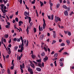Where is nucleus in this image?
<instances>
[{
	"instance_id": "8",
	"label": "nucleus",
	"mask_w": 74,
	"mask_h": 74,
	"mask_svg": "<svg viewBox=\"0 0 74 74\" xmlns=\"http://www.w3.org/2000/svg\"><path fill=\"white\" fill-rule=\"evenodd\" d=\"M36 70L38 71H41V69L40 68H36Z\"/></svg>"
},
{
	"instance_id": "33",
	"label": "nucleus",
	"mask_w": 74,
	"mask_h": 74,
	"mask_svg": "<svg viewBox=\"0 0 74 74\" xmlns=\"http://www.w3.org/2000/svg\"><path fill=\"white\" fill-rule=\"evenodd\" d=\"M65 45V44H64V43H61L60 45L61 46H62V47H63V46H64Z\"/></svg>"
},
{
	"instance_id": "12",
	"label": "nucleus",
	"mask_w": 74,
	"mask_h": 74,
	"mask_svg": "<svg viewBox=\"0 0 74 74\" xmlns=\"http://www.w3.org/2000/svg\"><path fill=\"white\" fill-rule=\"evenodd\" d=\"M28 70L29 72H30V71H33V70L31 69L30 68L28 69Z\"/></svg>"
},
{
	"instance_id": "60",
	"label": "nucleus",
	"mask_w": 74,
	"mask_h": 74,
	"mask_svg": "<svg viewBox=\"0 0 74 74\" xmlns=\"http://www.w3.org/2000/svg\"><path fill=\"white\" fill-rule=\"evenodd\" d=\"M29 21H31V17H29Z\"/></svg>"
},
{
	"instance_id": "7",
	"label": "nucleus",
	"mask_w": 74,
	"mask_h": 74,
	"mask_svg": "<svg viewBox=\"0 0 74 74\" xmlns=\"http://www.w3.org/2000/svg\"><path fill=\"white\" fill-rule=\"evenodd\" d=\"M18 23L19 24V26H21V25H22V24H23V22H22V21H19L18 22Z\"/></svg>"
},
{
	"instance_id": "11",
	"label": "nucleus",
	"mask_w": 74,
	"mask_h": 74,
	"mask_svg": "<svg viewBox=\"0 0 74 74\" xmlns=\"http://www.w3.org/2000/svg\"><path fill=\"white\" fill-rule=\"evenodd\" d=\"M26 32H27V34H29V26H27V28L26 29Z\"/></svg>"
},
{
	"instance_id": "27",
	"label": "nucleus",
	"mask_w": 74,
	"mask_h": 74,
	"mask_svg": "<svg viewBox=\"0 0 74 74\" xmlns=\"http://www.w3.org/2000/svg\"><path fill=\"white\" fill-rule=\"evenodd\" d=\"M56 6L57 7V8H59V6H60V4L58 3L57 4Z\"/></svg>"
},
{
	"instance_id": "62",
	"label": "nucleus",
	"mask_w": 74,
	"mask_h": 74,
	"mask_svg": "<svg viewBox=\"0 0 74 74\" xmlns=\"http://www.w3.org/2000/svg\"><path fill=\"white\" fill-rule=\"evenodd\" d=\"M1 11H3V10H4V8L1 7Z\"/></svg>"
},
{
	"instance_id": "1",
	"label": "nucleus",
	"mask_w": 74,
	"mask_h": 74,
	"mask_svg": "<svg viewBox=\"0 0 74 74\" xmlns=\"http://www.w3.org/2000/svg\"><path fill=\"white\" fill-rule=\"evenodd\" d=\"M55 21L56 22H58V21H61V19L59 17H57L56 16H55Z\"/></svg>"
},
{
	"instance_id": "56",
	"label": "nucleus",
	"mask_w": 74,
	"mask_h": 74,
	"mask_svg": "<svg viewBox=\"0 0 74 74\" xmlns=\"http://www.w3.org/2000/svg\"><path fill=\"white\" fill-rule=\"evenodd\" d=\"M35 1H34V0L33 1H32V4H34L35 3Z\"/></svg>"
},
{
	"instance_id": "36",
	"label": "nucleus",
	"mask_w": 74,
	"mask_h": 74,
	"mask_svg": "<svg viewBox=\"0 0 74 74\" xmlns=\"http://www.w3.org/2000/svg\"><path fill=\"white\" fill-rule=\"evenodd\" d=\"M5 27L6 28H10V26L8 25H6Z\"/></svg>"
},
{
	"instance_id": "50",
	"label": "nucleus",
	"mask_w": 74,
	"mask_h": 74,
	"mask_svg": "<svg viewBox=\"0 0 74 74\" xmlns=\"http://www.w3.org/2000/svg\"><path fill=\"white\" fill-rule=\"evenodd\" d=\"M19 2L21 4H22V0H20L19 1Z\"/></svg>"
},
{
	"instance_id": "24",
	"label": "nucleus",
	"mask_w": 74,
	"mask_h": 74,
	"mask_svg": "<svg viewBox=\"0 0 74 74\" xmlns=\"http://www.w3.org/2000/svg\"><path fill=\"white\" fill-rule=\"evenodd\" d=\"M58 53H56L54 54V57H55V58H56V57H57V56H58Z\"/></svg>"
},
{
	"instance_id": "48",
	"label": "nucleus",
	"mask_w": 74,
	"mask_h": 74,
	"mask_svg": "<svg viewBox=\"0 0 74 74\" xmlns=\"http://www.w3.org/2000/svg\"><path fill=\"white\" fill-rule=\"evenodd\" d=\"M32 62H33V63H34L36 64H37V62H35V61H33Z\"/></svg>"
},
{
	"instance_id": "43",
	"label": "nucleus",
	"mask_w": 74,
	"mask_h": 74,
	"mask_svg": "<svg viewBox=\"0 0 74 74\" xmlns=\"http://www.w3.org/2000/svg\"><path fill=\"white\" fill-rule=\"evenodd\" d=\"M66 3L68 4H69L70 3V1H69L68 0L66 1Z\"/></svg>"
},
{
	"instance_id": "6",
	"label": "nucleus",
	"mask_w": 74,
	"mask_h": 74,
	"mask_svg": "<svg viewBox=\"0 0 74 74\" xmlns=\"http://www.w3.org/2000/svg\"><path fill=\"white\" fill-rule=\"evenodd\" d=\"M64 13L65 16H68V12H67V11H65L64 12Z\"/></svg>"
},
{
	"instance_id": "58",
	"label": "nucleus",
	"mask_w": 74,
	"mask_h": 74,
	"mask_svg": "<svg viewBox=\"0 0 74 74\" xmlns=\"http://www.w3.org/2000/svg\"><path fill=\"white\" fill-rule=\"evenodd\" d=\"M43 22H44V24H46L45 23V20L43 18Z\"/></svg>"
},
{
	"instance_id": "32",
	"label": "nucleus",
	"mask_w": 74,
	"mask_h": 74,
	"mask_svg": "<svg viewBox=\"0 0 74 74\" xmlns=\"http://www.w3.org/2000/svg\"><path fill=\"white\" fill-rule=\"evenodd\" d=\"M56 42V41L55 40H53V42L52 43V44H55V43Z\"/></svg>"
},
{
	"instance_id": "20",
	"label": "nucleus",
	"mask_w": 74,
	"mask_h": 74,
	"mask_svg": "<svg viewBox=\"0 0 74 74\" xmlns=\"http://www.w3.org/2000/svg\"><path fill=\"white\" fill-rule=\"evenodd\" d=\"M45 53L44 52H43L41 53V56H45Z\"/></svg>"
},
{
	"instance_id": "15",
	"label": "nucleus",
	"mask_w": 74,
	"mask_h": 74,
	"mask_svg": "<svg viewBox=\"0 0 74 74\" xmlns=\"http://www.w3.org/2000/svg\"><path fill=\"white\" fill-rule=\"evenodd\" d=\"M21 52H22V51L23 50V46L21 45Z\"/></svg>"
},
{
	"instance_id": "46",
	"label": "nucleus",
	"mask_w": 74,
	"mask_h": 74,
	"mask_svg": "<svg viewBox=\"0 0 74 74\" xmlns=\"http://www.w3.org/2000/svg\"><path fill=\"white\" fill-rule=\"evenodd\" d=\"M68 34L69 36H71V32H68Z\"/></svg>"
},
{
	"instance_id": "49",
	"label": "nucleus",
	"mask_w": 74,
	"mask_h": 74,
	"mask_svg": "<svg viewBox=\"0 0 74 74\" xmlns=\"http://www.w3.org/2000/svg\"><path fill=\"white\" fill-rule=\"evenodd\" d=\"M49 29L50 31H52V30H53L54 29H52V28H49Z\"/></svg>"
},
{
	"instance_id": "2",
	"label": "nucleus",
	"mask_w": 74,
	"mask_h": 74,
	"mask_svg": "<svg viewBox=\"0 0 74 74\" xmlns=\"http://www.w3.org/2000/svg\"><path fill=\"white\" fill-rule=\"evenodd\" d=\"M20 39H21V38L18 39V38H14L13 39V40L14 41H16L19 42V41H20Z\"/></svg>"
},
{
	"instance_id": "34",
	"label": "nucleus",
	"mask_w": 74,
	"mask_h": 74,
	"mask_svg": "<svg viewBox=\"0 0 74 74\" xmlns=\"http://www.w3.org/2000/svg\"><path fill=\"white\" fill-rule=\"evenodd\" d=\"M33 30H34V33H36V31H37V30H36V29L35 27H34V29H33Z\"/></svg>"
},
{
	"instance_id": "41",
	"label": "nucleus",
	"mask_w": 74,
	"mask_h": 74,
	"mask_svg": "<svg viewBox=\"0 0 74 74\" xmlns=\"http://www.w3.org/2000/svg\"><path fill=\"white\" fill-rule=\"evenodd\" d=\"M8 74H10V70L9 69L8 70Z\"/></svg>"
},
{
	"instance_id": "13",
	"label": "nucleus",
	"mask_w": 74,
	"mask_h": 74,
	"mask_svg": "<svg viewBox=\"0 0 74 74\" xmlns=\"http://www.w3.org/2000/svg\"><path fill=\"white\" fill-rule=\"evenodd\" d=\"M24 15L25 16H27V15H28V13L27 12H24Z\"/></svg>"
},
{
	"instance_id": "63",
	"label": "nucleus",
	"mask_w": 74,
	"mask_h": 74,
	"mask_svg": "<svg viewBox=\"0 0 74 74\" xmlns=\"http://www.w3.org/2000/svg\"><path fill=\"white\" fill-rule=\"evenodd\" d=\"M32 25H33V23H30V26H32Z\"/></svg>"
},
{
	"instance_id": "21",
	"label": "nucleus",
	"mask_w": 74,
	"mask_h": 74,
	"mask_svg": "<svg viewBox=\"0 0 74 74\" xmlns=\"http://www.w3.org/2000/svg\"><path fill=\"white\" fill-rule=\"evenodd\" d=\"M40 6H42V5H44V4L42 2H41V1H40Z\"/></svg>"
},
{
	"instance_id": "45",
	"label": "nucleus",
	"mask_w": 74,
	"mask_h": 74,
	"mask_svg": "<svg viewBox=\"0 0 74 74\" xmlns=\"http://www.w3.org/2000/svg\"><path fill=\"white\" fill-rule=\"evenodd\" d=\"M22 68H20V69L21 70V72L22 73H23V70L22 69Z\"/></svg>"
},
{
	"instance_id": "26",
	"label": "nucleus",
	"mask_w": 74,
	"mask_h": 74,
	"mask_svg": "<svg viewBox=\"0 0 74 74\" xmlns=\"http://www.w3.org/2000/svg\"><path fill=\"white\" fill-rule=\"evenodd\" d=\"M18 46H16L14 48V51H16L17 49H18Z\"/></svg>"
},
{
	"instance_id": "14",
	"label": "nucleus",
	"mask_w": 74,
	"mask_h": 74,
	"mask_svg": "<svg viewBox=\"0 0 74 74\" xmlns=\"http://www.w3.org/2000/svg\"><path fill=\"white\" fill-rule=\"evenodd\" d=\"M41 59H40L39 60H37L36 62H37L38 63H41Z\"/></svg>"
},
{
	"instance_id": "38",
	"label": "nucleus",
	"mask_w": 74,
	"mask_h": 74,
	"mask_svg": "<svg viewBox=\"0 0 74 74\" xmlns=\"http://www.w3.org/2000/svg\"><path fill=\"white\" fill-rule=\"evenodd\" d=\"M0 7H1L4 8V5L3 4H1L0 5Z\"/></svg>"
},
{
	"instance_id": "23",
	"label": "nucleus",
	"mask_w": 74,
	"mask_h": 74,
	"mask_svg": "<svg viewBox=\"0 0 74 74\" xmlns=\"http://www.w3.org/2000/svg\"><path fill=\"white\" fill-rule=\"evenodd\" d=\"M63 55H69V54L67 52H64L63 53Z\"/></svg>"
},
{
	"instance_id": "42",
	"label": "nucleus",
	"mask_w": 74,
	"mask_h": 74,
	"mask_svg": "<svg viewBox=\"0 0 74 74\" xmlns=\"http://www.w3.org/2000/svg\"><path fill=\"white\" fill-rule=\"evenodd\" d=\"M5 37H6V38H8V34H5V36H4Z\"/></svg>"
},
{
	"instance_id": "30",
	"label": "nucleus",
	"mask_w": 74,
	"mask_h": 74,
	"mask_svg": "<svg viewBox=\"0 0 74 74\" xmlns=\"http://www.w3.org/2000/svg\"><path fill=\"white\" fill-rule=\"evenodd\" d=\"M13 15H14V14H12V15L10 16L9 17L10 19H12V18L13 17Z\"/></svg>"
},
{
	"instance_id": "28",
	"label": "nucleus",
	"mask_w": 74,
	"mask_h": 74,
	"mask_svg": "<svg viewBox=\"0 0 74 74\" xmlns=\"http://www.w3.org/2000/svg\"><path fill=\"white\" fill-rule=\"evenodd\" d=\"M64 49V48H62V49H60V50L58 51L59 52H61V51Z\"/></svg>"
},
{
	"instance_id": "5",
	"label": "nucleus",
	"mask_w": 74,
	"mask_h": 74,
	"mask_svg": "<svg viewBox=\"0 0 74 74\" xmlns=\"http://www.w3.org/2000/svg\"><path fill=\"white\" fill-rule=\"evenodd\" d=\"M44 37V35L43 34H42L40 36V40H42V39H43Z\"/></svg>"
},
{
	"instance_id": "19",
	"label": "nucleus",
	"mask_w": 74,
	"mask_h": 74,
	"mask_svg": "<svg viewBox=\"0 0 74 74\" xmlns=\"http://www.w3.org/2000/svg\"><path fill=\"white\" fill-rule=\"evenodd\" d=\"M63 7L64 8V9H67V6L65 5H63Z\"/></svg>"
},
{
	"instance_id": "35",
	"label": "nucleus",
	"mask_w": 74,
	"mask_h": 74,
	"mask_svg": "<svg viewBox=\"0 0 74 74\" xmlns=\"http://www.w3.org/2000/svg\"><path fill=\"white\" fill-rule=\"evenodd\" d=\"M66 42H67L68 44H70V40H67L66 41Z\"/></svg>"
},
{
	"instance_id": "55",
	"label": "nucleus",
	"mask_w": 74,
	"mask_h": 74,
	"mask_svg": "<svg viewBox=\"0 0 74 74\" xmlns=\"http://www.w3.org/2000/svg\"><path fill=\"white\" fill-rule=\"evenodd\" d=\"M31 74H33V71H31L30 72H29Z\"/></svg>"
},
{
	"instance_id": "4",
	"label": "nucleus",
	"mask_w": 74,
	"mask_h": 74,
	"mask_svg": "<svg viewBox=\"0 0 74 74\" xmlns=\"http://www.w3.org/2000/svg\"><path fill=\"white\" fill-rule=\"evenodd\" d=\"M8 49L9 50V51L8 52V54H9V55H10V54H11V49H10V48L8 47Z\"/></svg>"
},
{
	"instance_id": "31",
	"label": "nucleus",
	"mask_w": 74,
	"mask_h": 74,
	"mask_svg": "<svg viewBox=\"0 0 74 74\" xmlns=\"http://www.w3.org/2000/svg\"><path fill=\"white\" fill-rule=\"evenodd\" d=\"M2 71V74H3L4 73V71H5V70L4 69H1Z\"/></svg>"
},
{
	"instance_id": "3",
	"label": "nucleus",
	"mask_w": 74,
	"mask_h": 74,
	"mask_svg": "<svg viewBox=\"0 0 74 74\" xmlns=\"http://www.w3.org/2000/svg\"><path fill=\"white\" fill-rule=\"evenodd\" d=\"M20 38L21 40V42H22L21 45L23 46V45H24V43H23V38H22V37L21 36Z\"/></svg>"
},
{
	"instance_id": "40",
	"label": "nucleus",
	"mask_w": 74,
	"mask_h": 74,
	"mask_svg": "<svg viewBox=\"0 0 74 74\" xmlns=\"http://www.w3.org/2000/svg\"><path fill=\"white\" fill-rule=\"evenodd\" d=\"M54 63L55 65V66H57V65H56V61H54Z\"/></svg>"
},
{
	"instance_id": "17",
	"label": "nucleus",
	"mask_w": 74,
	"mask_h": 74,
	"mask_svg": "<svg viewBox=\"0 0 74 74\" xmlns=\"http://www.w3.org/2000/svg\"><path fill=\"white\" fill-rule=\"evenodd\" d=\"M53 37H54V38H56V34H53Z\"/></svg>"
},
{
	"instance_id": "25",
	"label": "nucleus",
	"mask_w": 74,
	"mask_h": 74,
	"mask_svg": "<svg viewBox=\"0 0 74 74\" xmlns=\"http://www.w3.org/2000/svg\"><path fill=\"white\" fill-rule=\"evenodd\" d=\"M43 49H44L45 51H46V52H47V48H46V47H44L43 48Z\"/></svg>"
},
{
	"instance_id": "29",
	"label": "nucleus",
	"mask_w": 74,
	"mask_h": 74,
	"mask_svg": "<svg viewBox=\"0 0 74 74\" xmlns=\"http://www.w3.org/2000/svg\"><path fill=\"white\" fill-rule=\"evenodd\" d=\"M38 64L39 67H42V65H41V64H40V63H38Z\"/></svg>"
},
{
	"instance_id": "44",
	"label": "nucleus",
	"mask_w": 74,
	"mask_h": 74,
	"mask_svg": "<svg viewBox=\"0 0 74 74\" xmlns=\"http://www.w3.org/2000/svg\"><path fill=\"white\" fill-rule=\"evenodd\" d=\"M29 41H28V40H27V43L26 44V46L27 47V46H28L29 44Z\"/></svg>"
},
{
	"instance_id": "54",
	"label": "nucleus",
	"mask_w": 74,
	"mask_h": 74,
	"mask_svg": "<svg viewBox=\"0 0 74 74\" xmlns=\"http://www.w3.org/2000/svg\"><path fill=\"white\" fill-rule=\"evenodd\" d=\"M63 58H61L60 60V62H62L63 61Z\"/></svg>"
},
{
	"instance_id": "53",
	"label": "nucleus",
	"mask_w": 74,
	"mask_h": 74,
	"mask_svg": "<svg viewBox=\"0 0 74 74\" xmlns=\"http://www.w3.org/2000/svg\"><path fill=\"white\" fill-rule=\"evenodd\" d=\"M47 16H48V19H51V17L50 16H49L48 15H47Z\"/></svg>"
},
{
	"instance_id": "37",
	"label": "nucleus",
	"mask_w": 74,
	"mask_h": 74,
	"mask_svg": "<svg viewBox=\"0 0 74 74\" xmlns=\"http://www.w3.org/2000/svg\"><path fill=\"white\" fill-rule=\"evenodd\" d=\"M51 18L52 20H53V15L52 14L51 15Z\"/></svg>"
},
{
	"instance_id": "61",
	"label": "nucleus",
	"mask_w": 74,
	"mask_h": 74,
	"mask_svg": "<svg viewBox=\"0 0 74 74\" xmlns=\"http://www.w3.org/2000/svg\"><path fill=\"white\" fill-rule=\"evenodd\" d=\"M8 47H9L10 48H11V44H10L8 46Z\"/></svg>"
},
{
	"instance_id": "18",
	"label": "nucleus",
	"mask_w": 74,
	"mask_h": 74,
	"mask_svg": "<svg viewBox=\"0 0 74 74\" xmlns=\"http://www.w3.org/2000/svg\"><path fill=\"white\" fill-rule=\"evenodd\" d=\"M46 26V24H43V29H45Z\"/></svg>"
},
{
	"instance_id": "39",
	"label": "nucleus",
	"mask_w": 74,
	"mask_h": 74,
	"mask_svg": "<svg viewBox=\"0 0 74 74\" xmlns=\"http://www.w3.org/2000/svg\"><path fill=\"white\" fill-rule=\"evenodd\" d=\"M60 66H61V67H62V66H63V63H62V62H61L60 63Z\"/></svg>"
},
{
	"instance_id": "16",
	"label": "nucleus",
	"mask_w": 74,
	"mask_h": 74,
	"mask_svg": "<svg viewBox=\"0 0 74 74\" xmlns=\"http://www.w3.org/2000/svg\"><path fill=\"white\" fill-rule=\"evenodd\" d=\"M31 56L33 59H34L36 58V56H35V55L33 54H32V55Z\"/></svg>"
},
{
	"instance_id": "22",
	"label": "nucleus",
	"mask_w": 74,
	"mask_h": 74,
	"mask_svg": "<svg viewBox=\"0 0 74 74\" xmlns=\"http://www.w3.org/2000/svg\"><path fill=\"white\" fill-rule=\"evenodd\" d=\"M14 28H15V29H17V30H19V32H20V29H19L17 28L16 27V25H14Z\"/></svg>"
},
{
	"instance_id": "59",
	"label": "nucleus",
	"mask_w": 74,
	"mask_h": 74,
	"mask_svg": "<svg viewBox=\"0 0 74 74\" xmlns=\"http://www.w3.org/2000/svg\"><path fill=\"white\" fill-rule=\"evenodd\" d=\"M52 6H53V3H51L50 4V7H52Z\"/></svg>"
},
{
	"instance_id": "10",
	"label": "nucleus",
	"mask_w": 74,
	"mask_h": 74,
	"mask_svg": "<svg viewBox=\"0 0 74 74\" xmlns=\"http://www.w3.org/2000/svg\"><path fill=\"white\" fill-rule=\"evenodd\" d=\"M31 66L32 67V68H33V69H34L35 67H34V64H33V63L31 64Z\"/></svg>"
},
{
	"instance_id": "47",
	"label": "nucleus",
	"mask_w": 74,
	"mask_h": 74,
	"mask_svg": "<svg viewBox=\"0 0 74 74\" xmlns=\"http://www.w3.org/2000/svg\"><path fill=\"white\" fill-rule=\"evenodd\" d=\"M15 20L16 21V22H18V18L16 17L15 18Z\"/></svg>"
},
{
	"instance_id": "52",
	"label": "nucleus",
	"mask_w": 74,
	"mask_h": 74,
	"mask_svg": "<svg viewBox=\"0 0 74 74\" xmlns=\"http://www.w3.org/2000/svg\"><path fill=\"white\" fill-rule=\"evenodd\" d=\"M3 2H4V4H6V3H7V2H6V1H5V0H3Z\"/></svg>"
},
{
	"instance_id": "57",
	"label": "nucleus",
	"mask_w": 74,
	"mask_h": 74,
	"mask_svg": "<svg viewBox=\"0 0 74 74\" xmlns=\"http://www.w3.org/2000/svg\"><path fill=\"white\" fill-rule=\"evenodd\" d=\"M0 66L1 67V68H2V69H3V66H2V64H1V63H0Z\"/></svg>"
},
{
	"instance_id": "9",
	"label": "nucleus",
	"mask_w": 74,
	"mask_h": 74,
	"mask_svg": "<svg viewBox=\"0 0 74 74\" xmlns=\"http://www.w3.org/2000/svg\"><path fill=\"white\" fill-rule=\"evenodd\" d=\"M48 59V57L45 58L43 59V60L44 62H47V60Z\"/></svg>"
},
{
	"instance_id": "51",
	"label": "nucleus",
	"mask_w": 74,
	"mask_h": 74,
	"mask_svg": "<svg viewBox=\"0 0 74 74\" xmlns=\"http://www.w3.org/2000/svg\"><path fill=\"white\" fill-rule=\"evenodd\" d=\"M11 42V39H10V40L9 41L8 43H9V44H10V43Z\"/></svg>"
},
{
	"instance_id": "64",
	"label": "nucleus",
	"mask_w": 74,
	"mask_h": 74,
	"mask_svg": "<svg viewBox=\"0 0 74 74\" xmlns=\"http://www.w3.org/2000/svg\"><path fill=\"white\" fill-rule=\"evenodd\" d=\"M64 32L65 33V34H67V32H68V31H64Z\"/></svg>"
}]
</instances>
